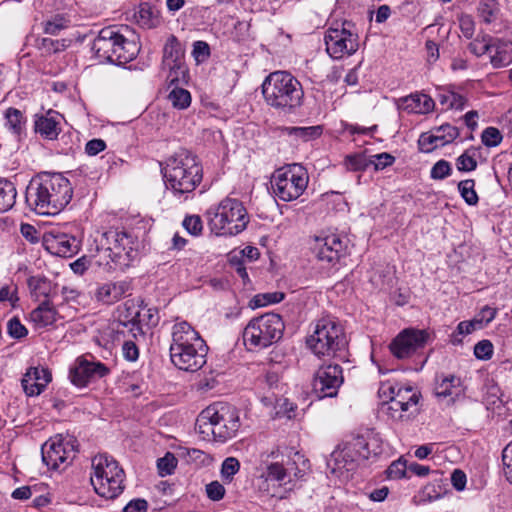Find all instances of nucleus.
I'll list each match as a JSON object with an SVG mask.
<instances>
[{"mask_svg":"<svg viewBox=\"0 0 512 512\" xmlns=\"http://www.w3.org/2000/svg\"><path fill=\"white\" fill-rule=\"evenodd\" d=\"M72 187L60 173H41L33 177L25 193L28 207L40 215H55L72 199Z\"/></svg>","mask_w":512,"mask_h":512,"instance_id":"1","label":"nucleus"},{"mask_svg":"<svg viewBox=\"0 0 512 512\" xmlns=\"http://www.w3.org/2000/svg\"><path fill=\"white\" fill-rule=\"evenodd\" d=\"M99 243L96 263L108 273L124 271L139 256L138 238L126 231L110 229L102 233Z\"/></svg>","mask_w":512,"mask_h":512,"instance_id":"2","label":"nucleus"},{"mask_svg":"<svg viewBox=\"0 0 512 512\" xmlns=\"http://www.w3.org/2000/svg\"><path fill=\"white\" fill-rule=\"evenodd\" d=\"M240 426L238 409L224 402H216L206 407L196 421L198 432L204 439L212 436L220 443L234 438Z\"/></svg>","mask_w":512,"mask_h":512,"instance_id":"3","label":"nucleus"},{"mask_svg":"<svg viewBox=\"0 0 512 512\" xmlns=\"http://www.w3.org/2000/svg\"><path fill=\"white\" fill-rule=\"evenodd\" d=\"M262 94L267 105L285 113L300 107L304 97L301 83L287 71L271 72L262 83Z\"/></svg>","mask_w":512,"mask_h":512,"instance_id":"4","label":"nucleus"},{"mask_svg":"<svg viewBox=\"0 0 512 512\" xmlns=\"http://www.w3.org/2000/svg\"><path fill=\"white\" fill-rule=\"evenodd\" d=\"M162 172L167 188L175 194L194 191L202 180V166L197 156L185 149L168 158Z\"/></svg>","mask_w":512,"mask_h":512,"instance_id":"5","label":"nucleus"},{"mask_svg":"<svg viewBox=\"0 0 512 512\" xmlns=\"http://www.w3.org/2000/svg\"><path fill=\"white\" fill-rule=\"evenodd\" d=\"M309 469V461L299 452L282 458L281 461L265 463L260 478L265 486L261 489L269 492L270 486L292 491L297 483L304 479Z\"/></svg>","mask_w":512,"mask_h":512,"instance_id":"6","label":"nucleus"},{"mask_svg":"<svg viewBox=\"0 0 512 512\" xmlns=\"http://www.w3.org/2000/svg\"><path fill=\"white\" fill-rule=\"evenodd\" d=\"M382 451L381 439L377 434L358 435L334 451L328 465L332 473L341 475L342 471L353 470L360 461L381 454Z\"/></svg>","mask_w":512,"mask_h":512,"instance_id":"7","label":"nucleus"},{"mask_svg":"<svg viewBox=\"0 0 512 512\" xmlns=\"http://www.w3.org/2000/svg\"><path fill=\"white\" fill-rule=\"evenodd\" d=\"M125 472L112 456L98 454L92 458L90 481L102 498L115 499L125 489Z\"/></svg>","mask_w":512,"mask_h":512,"instance_id":"8","label":"nucleus"},{"mask_svg":"<svg viewBox=\"0 0 512 512\" xmlns=\"http://www.w3.org/2000/svg\"><path fill=\"white\" fill-rule=\"evenodd\" d=\"M307 346L317 357H334L347 345L343 326L332 315H325L314 323L313 333L307 338Z\"/></svg>","mask_w":512,"mask_h":512,"instance_id":"9","label":"nucleus"},{"mask_svg":"<svg viewBox=\"0 0 512 512\" xmlns=\"http://www.w3.org/2000/svg\"><path fill=\"white\" fill-rule=\"evenodd\" d=\"M209 229L217 236H234L241 233L249 222L244 205L237 199L225 198L207 211Z\"/></svg>","mask_w":512,"mask_h":512,"instance_id":"10","label":"nucleus"},{"mask_svg":"<svg viewBox=\"0 0 512 512\" xmlns=\"http://www.w3.org/2000/svg\"><path fill=\"white\" fill-rule=\"evenodd\" d=\"M309 182L307 170L298 163L277 169L271 180L273 193L280 200L290 202L298 199Z\"/></svg>","mask_w":512,"mask_h":512,"instance_id":"11","label":"nucleus"},{"mask_svg":"<svg viewBox=\"0 0 512 512\" xmlns=\"http://www.w3.org/2000/svg\"><path fill=\"white\" fill-rule=\"evenodd\" d=\"M284 328L279 314L266 313L248 323L243 333L244 342L250 348H266L281 339Z\"/></svg>","mask_w":512,"mask_h":512,"instance_id":"12","label":"nucleus"},{"mask_svg":"<svg viewBox=\"0 0 512 512\" xmlns=\"http://www.w3.org/2000/svg\"><path fill=\"white\" fill-rule=\"evenodd\" d=\"M326 51L333 59H342L354 54L359 47L358 35L352 22L334 21L324 37Z\"/></svg>","mask_w":512,"mask_h":512,"instance_id":"13","label":"nucleus"},{"mask_svg":"<svg viewBox=\"0 0 512 512\" xmlns=\"http://www.w3.org/2000/svg\"><path fill=\"white\" fill-rule=\"evenodd\" d=\"M184 49L180 41L170 35L163 47L162 70L167 71L169 86L187 82L188 69L184 63Z\"/></svg>","mask_w":512,"mask_h":512,"instance_id":"14","label":"nucleus"},{"mask_svg":"<svg viewBox=\"0 0 512 512\" xmlns=\"http://www.w3.org/2000/svg\"><path fill=\"white\" fill-rule=\"evenodd\" d=\"M77 440L70 435H56L42 446V460L52 469L68 465L76 456Z\"/></svg>","mask_w":512,"mask_h":512,"instance_id":"15","label":"nucleus"},{"mask_svg":"<svg viewBox=\"0 0 512 512\" xmlns=\"http://www.w3.org/2000/svg\"><path fill=\"white\" fill-rule=\"evenodd\" d=\"M429 339L425 330L407 328L402 330L390 343V352L397 359H406L424 348Z\"/></svg>","mask_w":512,"mask_h":512,"instance_id":"16","label":"nucleus"},{"mask_svg":"<svg viewBox=\"0 0 512 512\" xmlns=\"http://www.w3.org/2000/svg\"><path fill=\"white\" fill-rule=\"evenodd\" d=\"M343 371L338 364L322 365L315 373L313 391L318 398L334 397L343 383Z\"/></svg>","mask_w":512,"mask_h":512,"instance_id":"17","label":"nucleus"},{"mask_svg":"<svg viewBox=\"0 0 512 512\" xmlns=\"http://www.w3.org/2000/svg\"><path fill=\"white\" fill-rule=\"evenodd\" d=\"M109 369L101 362L78 357L70 368L69 378L77 387H85L90 382L103 378Z\"/></svg>","mask_w":512,"mask_h":512,"instance_id":"18","label":"nucleus"},{"mask_svg":"<svg viewBox=\"0 0 512 512\" xmlns=\"http://www.w3.org/2000/svg\"><path fill=\"white\" fill-rule=\"evenodd\" d=\"M345 245L337 234L315 237L311 250L318 261L335 264L343 255Z\"/></svg>","mask_w":512,"mask_h":512,"instance_id":"19","label":"nucleus"},{"mask_svg":"<svg viewBox=\"0 0 512 512\" xmlns=\"http://www.w3.org/2000/svg\"><path fill=\"white\" fill-rule=\"evenodd\" d=\"M208 347L202 345H192L187 348L170 353L172 363L180 370L195 372L201 369L206 363Z\"/></svg>","mask_w":512,"mask_h":512,"instance_id":"20","label":"nucleus"},{"mask_svg":"<svg viewBox=\"0 0 512 512\" xmlns=\"http://www.w3.org/2000/svg\"><path fill=\"white\" fill-rule=\"evenodd\" d=\"M43 246L52 255L71 257L77 253L79 242L74 236L51 230L43 235Z\"/></svg>","mask_w":512,"mask_h":512,"instance_id":"21","label":"nucleus"},{"mask_svg":"<svg viewBox=\"0 0 512 512\" xmlns=\"http://www.w3.org/2000/svg\"><path fill=\"white\" fill-rule=\"evenodd\" d=\"M205 341L199 333L186 321L174 324L172 329V343L170 353L187 348L192 345H202Z\"/></svg>","mask_w":512,"mask_h":512,"instance_id":"22","label":"nucleus"},{"mask_svg":"<svg viewBox=\"0 0 512 512\" xmlns=\"http://www.w3.org/2000/svg\"><path fill=\"white\" fill-rule=\"evenodd\" d=\"M51 379L52 376L48 369L31 367L22 378V387L27 396H38L43 392Z\"/></svg>","mask_w":512,"mask_h":512,"instance_id":"23","label":"nucleus"},{"mask_svg":"<svg viewBox=\"0 0 512 512\" xmlns=\"http://www.w3.org/2000/svg\"><path fill=\"white\" fill-rule=\"evenodd\" d=\"M118 33L119 30L115 27H106L100 30L92 44V50L100 60L112 61Z\"/></svg>","mask_w":512,"mask_h":512,"instance_id":"24","label":"nucleus"},{"mask_svg":"<svg viewBox=\"0 0 512 512\" xmlns=\"http://www.w3.org/2000/svg\"><path fill=\"white\" fill-rule=\"evenodd\" d=\"M130 290L131 285L126 280L106 282L97 288L95 298L103 304L111 305L129 294Z\"/></svg>","mask_w":512,"mask_h":512,"instance_id":"25","label":"nucleus"},{"mask_svg":"<svg viewBox=\"0 0 512 512\" xmlns=\"http://www.w3.org/2000/svg\"><path fill=\"white\" fill-rule=\"evenodd\" d=\"M62 318H64V316L61 315L60 311L57 310L49 300L40 303L31 311L29 316L30 322L37 329L51 326Z\"/></svg>","mask_w":512,"mask_h":512,"instance_id":"26","label":"nucleus"},{"mask_svg":"<svg viewBox=\"0 0 512 512\" xmlns=\"http://www.w3.org/2000/svg\"><path fill=\"white\" fill-rule=\"evenodd\" d=\"M61 120L62 116L58 112L49 110L35 121V130L46 139H56L61 131Z\"/></svg>","mask_w":512,"mask_h":512,"instance_id":"27","label":"nucleus"},{"mask_svg":"<svg viewBox=\"0 0 512 512\" xmlns=\"http://www.w3.org/2000/svg\"><path fill=\"white\" fill-rule=\"evenodd\" d=\"M490 48V63L494 68H501L512 63V41L493 37Z\"/></svg>","mask_w":512,"mask_h":512,"instance_id":"28","label":"nucleus"},{"mask_svg":"<svg viewBox=\"0 0 512 512\" xmlns=\"http://www.w3.org/2000/svg\"><path fill=\"white\" fill-rule=\"evenodd\" d=\"M117 38L119 39H117L111 63L125 64L136 57L139 47L134 40L127 39L120 32Z\"/></svg>","mask_w":512,"mask_h":512,"instance_id":"29","label":"nucleus"},{"mask_svg":"<svg viewBox=\"0 0 512 512\" xmlns=\"http://www.w3.org/2000/svg\"><path fill=\"white\" fill-rule=\"evenodd\" d=\"M261 400L264 405L273 407V416L276 418L293 419L296 416L297 406L287 398L265 395Z\"/></svg>","mask_w":512,"mask_h":512,"instance_id":"30","label":"nucleus"},{"mask_svg":"<svg viewBox=\"0 0 512 512\" xmlns=\"http://www.w3.org/2000/svg\"><path fill=\"white\" fill-rule=\"evenodd\" d=\"M127 311L130 317L128 320L140 329L141 326L155 325L157 323V317L153 314V310L146 306H136L133 302L127 307Z\"/></svg>","mask_w":512,"mask_h":512,"instance_id":"31","label":"nucleus"},{"mask_svg":"<svg viewBox=\"0 0 512 512\" xmlns=\"http://www.w3.org/2000/svg\"><path fill=\"white\" fill-rule=\"evenodd\" d=\"M463 393L460 378L450 375L444 377L435 388V395L437 397H450L452 401Z\"/></svg>","mask_w":512,"mask_h":512,"instance_id":"32","label":"nucleus"},{"mask_svg":"<svg viewBox=\"0 0 512 512\" xmlns=\"http://www.w3.org/2000/svg\"><path fill=\"white\" fill-rule=\"evenodd\" d=\"M404 101L408 108L419 114H426L432 111L435 105L433 99L426 94H411Z\"/></svg>","mask_w":512,"mask_h":512,"instance_id":"33","label":"nucleus"},{"mask_svg":"<svg viewBox=\"0 0 512 512\" xmlns=\"http://www.w3.org/2000/svg\"><path fill=\"white\" fill-rule=\"evenodd\" d=\"M447 492V485L442 478H437L425 485L419 493L421 501L432 502L443 497Z\"/></svg>","mask_w":512,"mask_h":512,"instance_id":"34","label":"nucleus"},{"mask_svg":"<svg viewBox=\"0 0 512 512\" xmlns=\"http://www.w3.org/2000/svg\"><path fill=\"white\" fill-rule=\"evenodd\" d=\"M16 188L8 180H0V213L10 210L16 200Z\"/></svg>","mask_w":512,"mask_h":512,"instance_id":"35","label":"nucleus"},{"mask_svg":"<svg viewBox=\"0 0 512 512\" xmlns=\"http://www.w3.org/2000/svg\"><path fill=\"white\" fill-rule=\"evenodd\" d=\"M391 396L402 403L405 407H410L412 409L411 414H414L417 411L416 406L419 401V395L411 387H399L397 385L394 394Z\"/></svg>","mask_w":512,"mask_h":512,"instance_id":"36","label":"nucleus"},{"mask_svg":"<svg viewBox=\"0 0 512 512\" xmlns=\"http://www.w3.org/2000/svg\"><path fill=\"white\" fill-rule=\"evenodd\" d=\"M492 41L493 37L488 34L478 35L468 44V49L477 57H481L485 54L490 55Z\"/></svg>","mask_w":512,"mask_h":512,"instance_id":"37","label":"nucleus"},{"mask_svg":"<svg viewBox=\"0 0 512 512\" xmlns=\"http://www.w3.org/2000/svg\"><path fill=\"white\" fill-rule=\"evenodd\" d=\"M174 85L175 87L168 94V99L172 106L180 110L188 108L191 104L190 92L178 87L177 84Z\"/></svg>","mask_w":512,"mask_h":512,"instance_id":"38","label":"nucleus"},{"mask_svg":"<svg viewBox=\"0 0 512 512\" xmlns=\"http://www.w3.org/2000/svg\"><path fill=\"white\" fill-rule=\"evenodd\" d=\"M282 131L288 136H293L303 141H308L319 136L321 133V128L319 126L286 127Z\"/></svg>","mask_w":512,"mask_h":512,"instance_id":"39","label":"nucleus"},{"mask_svg":"<svg viewBox=\"0 0 512 512\" xmlns=\"http://www.w3.org/2000/svg\"><path fill=\"white\" fill-rule=\"evenodd\" d=\"M458 191L468 205L475 206L478 203L479 198L475 191V181L473 179L460 181Z\"/></svg>","mask_w":512,"mask_h":512,"instance_id":"40","label":"nucleus"},{"mask_svg":"<svg viewBox=\"0 0 512 512\" xmlns=\"http://www.w3.org/2000/svg\"><path fill=\"white\" fill-rule=\"evenodd\" d=\"M134 18L137 23L145 28H152L155 26L156 19L154 17L151 6L148 3L139 4Z\"/></svg>","mask_w":512,"mask_h":512,"instance_id":"41","label":"nucleus"},{"mask_svg":"<svg viewBox=\"0 0 512 512\" xmlns=\"http://www.w3.org/2000/svg\"><path fill=\"white\" fill-rule=\"evenodd\" d=\"M385 404H387V412L389 416L394 420H405L412 415V409L410 407H405L392 396L389 397V401Z\"/></svg>","mask_w":512,"mask_h":512,"instance_id":"42","label":"nucleus"},{"mask_svg":"<svg viewBox=\"0 0 512 512\" xmlns=\"http://www.w3.org/2000/svg\"><path fill=\"white\" fill-rule=\"evenodd\" d=\"M418 144L420 150L425 153H429L436 148L443 147V141L437 134L436 130L434 132L421 134L418 140Z\"/></svg>","mask_w":512,"mask_h":512,"instance_id":"43","label":"nucleus"},{"mask_svg":"<svg viewBox=\"0 0 512 512\" xmlns=\"http://www.w3.org/2000/svg\"><path fill=\"white\" fill-rule=\"evenodd\" d=\"M6 126L15 134H19L23 128V115L15 108H9L5 114Z\"/></svg>","mask_w":512,"mask_h":512,"instance_id":"44","label":"nucleus"},{"mask_svg":"<svg viewBox=\"0 0 512 512\" xmlns=\"http://www.w3.org/2000/svg\"><path fill=\"white\" fill-rule=\"evenodd\" d=\"M498 11L496 0H481L478 6V15L485 23H491Z\"/></svg>","mask_w":512,"mask_h":512,"instance_id":"45","label":"nucleus"},{"mask_svg":"<svg viewBox=\"0 0 512 512\" xmlns=\"http://www.w3.org/2000/svg\"><path fill=\"white\" fill-rule=\"evenodd\" d=\"M67 27L68 20L60 15H56L43 23L44 32L50 35H58L61 30Z\"/></svg>","mask_w":512,"mask_h":512,"instance_id":"46","label":"nucleus"},{"mask_svg":"<svg viewBox=\"0 0 512 512\" xmlns=\"http://www.w3.org/2000/svg\"><path fill=\"white\" fill-rule=\"evenodd\" d=\"M440 102L451 109L462 110L466 105L467 99L459 93L449 91L441 96Z\"/></svg>","mask_w":512,"mask_h":512,"instance_id":"47","label":"nucleus"},{"mask_svg":"<svg viewBox=\"0 0 512 512\" xmlns=\"http://www.w3.org/2000/svg\"><path fill=\"white\" fill-rule=\"evenodd\" d=\"M344 165L349 171H362L369 165V160L363 154H353L346 156Z\"/></svg>","mask_w":512,"mask_h":512,"instance_id":"48","label":"nucleus"},{"mask_svg":"<svg viewBox=\"0 0 512 512\" xmlns=\"http://www.w3.org/2000/svg\"><path fill=\"white\" fill-rule=\"evenodd\" d=\"M177 466V459L172 453L167 452L164 457L158 459L157 467L161 476L170 475Z\"/></svg>","mask_w":512,"mask_h":512,"instance_id":"49","label":"nucleus"},{"mask_svg":"<svg viewBox=\"0 0 512 512\" xmlns=\"http://www.w3.org/2000/svg\"><path fill=\"white\" fill-rule=\"evenodd\" d=\"M240 463L234 457L226 458L221 467V475L224 480L231 481L233 476L239 471Z\"/></svg>","mask_w":512,"mask_h":512,"instance_id":"50","label":"nucleus"},{"mask_svg":"<svg viewBox=\"0 0 512 512\" xmlns=\"http://www.w3.org/2000/svg\"><path fill=\"white\" fill-rule=\"evenodd\" d=\"M210 46L205 41H195L193 43L192 56L197 63H203L210 57Z\"/></svg>","mask_w":512,"mask_h":512,"instance_id":"51","label":"nucleus"},{"mask_svg":"<svg viewBox=\"0 0 512 512\" xmlns=\"http://www.w3.org/2000/svg\"><path fill=\"white\" fill-rule=\"evenodd\" d=\"M482 142L485 146L495 147L502 141L500 131L495 127H487L481 135Z\"/></svg>","mask_w":512,"mask_h":512,"instance_id":"52","label":"nucleus"},{"mask_svg":"<svg viewBox=\"0 0 512 512\" xmlns=\"http://www.w3.org/2000/svg\"><path fill=\"white\" fill-rule=\"evenodd\" d=\"M284 299V293L282 292H272L266 293L262 295H257L253 299V303L255 307H261L268 304L279 303Z\"/></svg>","mask_w":512,"mask_h":512,"instance_id":"53","label":"nucleus"},{"mask_svg":"<svg viewBox=\"0 0 512 512\" xmlns=\"http://www.w3.org/2000/svg\"><path fill=\"white\" fill-rule=\"evenodd\" d=\"M8 334L14 339H20L28 334L27 328L21 323L19 318L13 317L7 323Z\"/></svg>","mask_w":512,"mask_h":512,"instance_id":"54","label":"nucleus"},{"mask_svg":"<svg viewBox=\"0 0 512 512\" xmlns=\"http://www.w3.org/2000/svg\"><path fill=\"white\" fill-rule=\"evenodd\" d=\"M183 227L193 236H198L203 230V224L200 216L190 215L183 220Z\"/></svg>","mask_w":512,"mask_h":512,"instance_id":"55","label":"nucleus"},{"mask_svg":"<svg viewBox=\"0 0 512 512\" xmlns=\"http://www.w3.org/2000/svg\"><path fill=\"white\" fill-rule=\"evenodd\" d=\"M502 462L504 475L512 484V441L502 451Z\"/></svg>","mask_w":512,"mask_h":512,"instance_id":"56","label":"nucleus"},{"mask_svg":"<svg viewBox=\"0 0 512 512\" xmlns=\"http://www.w3.org/2000/svg\"><path fill=\"white\" fill-rule=\"evenodd\" d=\"M474 355L480 360H489L493 355V345L489 340L479 341L474 347Z\"/></svg>","mask_w":512,"mask_h":512,"instance_id":"57","label":"nucleus"},{"mask_svg":"<svg viewBox=\"0 0 512 512\" xmlns=\"http://www.w3.org/2000/svg\"><path fill=\"white\" fill-rule=\"evenodd\" d=\"M457 169L460 171L469 172L477 167V162L474 159V156L470 154V151H465L462 155H460L456 160Z\"/></svg>","mask_w":512,"mask_h":512,"instance_id":"58","label":"nucleus"},{"mask_svg":"<svg viewBox=\"0 0 512 512\" xmlns=\"http://www.w3.org/2000/svg\"><path fill=\"white\" fill-rule=\"evenodd\" d=\"M407 470L406 461L399 459L391 463L386 470V474L389 479H400L405 476Z\"/></svg>","mask_w":512,"mask_h":512,"instance_id":"59","label":"nucleus"},{"mask_svg":"<svg viewBox=\"0 0 512 512\" xmlns=\"http://www.w3.org/2000/svg\"><path fill=\"white\" fill-rule=\"evenodd\" d=\"M30 289L36 294V295H44L47 296L50 290V283L40 277H31L28 281Z\"/></svg>","mask_w":512,"mask_h":512,"instance_id":"60","label":"nucleus"},{"mask_svg":"<svg viewBox=\"0 0 512 512\" xmlns=\"http://www.w3.org/2000/svg\"><path fill=\"white\" fill-rule=\"evenodd\" d=\"M437 134L443 141V146L452 142L458 136V129L452 125L445 124L436 129Z\"/></svg>","mask_w":512,"mask_h":512,"instance_id":"61","label":"nucleus"},{"mask_svg":"<svg viewBox=\"0 0 512 512\" xmlns=\"http://www.w3.org/2000/svg\"><path fill=\"white\" fill-rule=\"evenodd\" d=\"M451 173V166L449 162L445 160H439L434 164L431 169V178L433 179H444Z\"/></svg>","mask_w":512,"mask_h":512,"instance_id":"62","label":"nucleus"},{"mask_svg":"<svg viewBox=\"0 0 512 512\" xmlns=\"http://www.w3.org/2000/svg\"><path fill=\"white\" fill-rule=\"evenodd\" d=\"M395 158L388 153H381L372 156V159L369 160V165L373 164L375 170H382L387 166H390L394 163Z\"/></svg>","mask_w":512,"mask_h":512,"instance_id":"63","label":"nucleus"},{"mask_svg":"<svg viewBox=\"0 0 512 512\" xmlns=\"http://www.w3.org/2000/svg\"><path fill=\"white\" fill-rule=\"evenodd\" d=\"M206 493L209 499L219 501L225 495V488L220 482L212 481L206 485Z\"/></svg>","mask_w":512,"mask_h":512,"instance_id":"64","label":"nucleus"}]
</instances>
